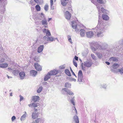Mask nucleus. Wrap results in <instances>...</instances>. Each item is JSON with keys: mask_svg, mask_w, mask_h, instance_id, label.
Returning a JSON list of instances; mask_svg holds the SVG:
<instances>
[{"mask_svg": "<svg viewBox=\"0 0 123 123\" xmlns=\"http://www.w3.org/2000/svg\"><path fill=\"white\" fill-rule=\"evenodd\" d=\"M68 0H61L62 5L63 6H66Z\"/></svg>", "mask_w": 123, "mask_h": 123, "instance_id": "29", "label": "nucleus"}, {"mask_svg": "<svg viewBox=\"0 0 123 123\" xmlns=\"http://www.w3.org/2000/svg\"><path fill=\"white\" fill-rule=\"evenodd\" d=\"M65 74L68 76H71L70 72L68 69H67L65 70Z\"/></svg>", "mask_w": 123, "mask_h": 123, "instance_id": "34", "label": "nucleus"}, {"mask_svg": "<svg viewBox=\"0 0 123 123\" xmlns=\"http://www.w3.org/2000/svg\"><path fill=\"white\" fill-rule=\"evenodd\" d=\"M91 56L93 59H94V60H96V57L95 56L94 54H91Z\"/></svg>", "mask_w": 123, "mask_h": 123, "instance_id": "47", "label": "nucleus"}, {"mask_svg": "<svg viewBox=\"0 0 123 123\" xmlns=\"http://www.w3.org/2000/svg\"><path fill=\"white\" fill-rule=\"evenodd\" d=\"M34 112H36L37 111V109H36L35 108L34 109Z\"/></svg>", "mask_w": 123, "mask_h": 123, "instance_id": "63", "label": "nucleus"}, {"mask_svg": "<svg viewBox=\"0 0 123 123\" xmlns=\"http://www.w3.org/2000/svg\"><path fill=\"white\" fill-rule=\"evenodd\" d=\"M85 30L83 29H81L80 30V35L81 37H83L84 36L85 32Z\"/></svg>", "mask_w": 123, "mask_h": 123, "instance_id": "33", "label": "nucleus"}, {"mask_svg": "<svg viewBox=\"0 0 123 123\" xmlns=\"http://www.w3.org/2000/svg\"><path fill=\"white\" fill-rule=\"evenodd\" d=\"M34 65L35 68L37 71H40L41 70L42 68L41 66L37 63H35Z\"/></svg>", "mask_w": 123, "mask_h": 123, "instance_id": "16", "label": "nucleus"}, {"mask_svg": "<svg viewBox=\"0 0 123 123\" xmlns=\"http://www.w3.org/2000/svg\"><path fill=\"white\" fill-rule=\"evenodd\" d=\"M71 37L70 36L68 35V41L71 43V44H72L73 43V42L72 41Z\"/></svg>", "mask_w": 123, "mask_h": 123, "instance_id": "42", "label": "nucleus"}, {"mask_svg": "<svg viewBox=\"0 0 123 123\" xmlns=\"http://www.w3.org/2000/svg\"><path fill=\"white\" fill-rule=\"evenodd\" d=\"M8 69L10 71H11V72H12V71L13 70H12V69L11 68H8Z\"/></svg>", "mask_w": 123, "mask_h": 123, "instance_id": "61", "label": "nucleus"}, {"mask_svg": "<svg viewBox=\"0 0 123 123\" xmlns=\"http://www.w3.org/2000/svg\"><path fill=\"white\" fill-rule=\"evenodd\" d=\"M92 64V62L91 60H87V61L84 62V65L85 67H91Z\"/></svg>", "mask_w": 123, "mask_h": 123, "instance_id": "12", "label": "nucleus"}, {"mask_svg": "<svg viewBox=\"0 0 123 123\" xmlns=\"http://www.w3.org/2000/svg\"><path fill=\"white\" fill-rule=\"evenodd\" d=\"M40 120V118H37L35 122H36V123H38L39 121Z\"/></svg>", "mask_w": 123, "mask_h": 123, "instance_id": "54", "label": "nucleus"}, {"mask_svg": "<svg viewBox=\"0 0 123 123\" xmlns=\"http://www.w3.org/2000/svg\"><path fill=\"white\" fill-rule=\"evenodd\" d=\"M70 70L71 71V72L72 73V74H73V75L75 76V77H77V76H76V75H75V74L74 73V72H73V70H72V69L71 68V67H70Z\"/></svg>", "mask_w": 123, "mask_h": 123, "instance_id": "52", "label": "nucleus"}, {"mask_svg": "<svg viewBox=\"0 0 123 123\" xmlns=\"http://www.w3.org/2000/svg\"><path fill=\"white\" fill-rule=\"evenodd\" d=\"M101 6H100V11L99 14L98 11L99 15L98 23L97 25L94 29V31L95 33L96 34L97 37H102L103 36V33L107 28V25L104 23L101 19V17L100 16V15H101L102 14L101 12L102 13L107 14L109 13V11L105 9L103 7H101Z\"/></svg>", "mask_w": 123, "mask_h": 123, "instance_id": "1", "label": "nucleus"}, {"mask_svg": "<svg viewBox=\"0 0 123 123\" xmlns=\"http://www.w3.org/2000/svg\"><path fill=\"white\" fill-rule=\"evenodd\" d=\"M37 18L39 20H42L45 18V17L44 16V14L43 13H41L40 15L38 16H37Z\"/></svg>", "mask_w": 123, "mask_h": 123, "instance_id": "18", "label": "nucleus"}, {"mask_svg": "<svg viewBox=\"0 0 123 123\" xmlns=\"http://www.w3.org/2000/svg\"><path fill=\"white\" fill-rule=\"evenodd\" d=\"M6 3L4 4V1L1 2L0 1V5L1 6V7L0 8V13L2 14H3L4 13V12L5 11V6L7 4V1L6 0Z\"/></svg>", "mask_w": 123, "mask_h": 123, "instance_id": "7", "label": "nucleus"}, {"mask_svg": "<svg viewBox=\"0 0 123 123\" xmlns=\"http://www.w3.org/2000/svg\"><path fill=\"white\" fill-rule=\"evenodd\" d=\"M106 85H103L102 86V87L101 88H103L105 89L106 88Z\"/></svg>", "mask_w": 123, "mask_h": 123, "instance_id": "55", "label": "nucleus"}, {"mask_svg": "<svg viewBox=\"0 0 123 123\" xmlns=\"http://www.w3.org/2000/svg\"><path fill=\"white\" fill-rule=\"evenodd\" d=\"M91 2L95 5L96 6L97 8H98V11L99 12V14L100 13V5L99 4H97L96 2V1L94 0H92L91 1Z\"/></svg>", "mask_w": 123, "mask_h": 123, "instance_id": "15", "label": "nucleus"}, {"mask_svg": "<svg viewBox=\"0 0 123 123\" xmlns=\"http://www.w3.org/2000/svg\"><path fill=\"white\" fill-rule=\"evenodd\" d=\"M34 60L37 62H38L39 61L40 59L39 58L35 57L34 58Z\"/></svg>", "mask_w": 123, "mask_h": 123, "instance_id": "46", "label": "nucleus"}, {"mask_svg": "<svg viewBox=\"0 0 123 123\" xmlns=\"http://www.w3.org/2000/svg\"><path fill=\"white\" fill-rule=\"evenodd\" d=\"M87 54V53L86 51L84 52H83L82 53V55L84 57H86V56Z\"/></svg>", "mask_w": 123, "mask_h": 123, "instance_id": "49", "label": "nucleus"}, {"mask_svg": "<svg viewBox=\"0 0 123 123\" xmlns=\"http://www.w3.org/2000/svg\"><path fill=\"white\" fill-rule=\"evenodd\" d=\"M42 89L43 87H42L41 86L39 87L37 90V92L38 93H40L42 90Z\"/></svg>", "mask_w": 123, "mask_h": 123, "instance_id": "41", "label": "nucleus"}, {"mask_svg": "<svg viewBox=\"0 0 123 123\" xmlns=\"http://www.w3.org/2000/svg\"><path fill=\"white\" fill-rule=\"evenodd\" d=\"M112 67L113 69H112L111 70V71L112 72V71H111L112 69H113V70L115 71V70H114V69H116L117 68H118L119 67V65L117 63H115L112 65Z\"/></svg>", "mask_w": 123, "mask_h": 123, "instance_id": "26", "label": "nucleus"}, {"mask_svg": "<svg viewBox=\"0 0 123 123\" xmlns=\"http://www.w3.org/2000/svg\"><path fill=\"white\" fill-rule=\"evenodd\" d=\"M73 63L74 65L76 67H77V64L76 62L74 60H73Z\"/></svg>", "mask_w": 123, "mask_h": 123, "instance_id": "50", "label": "nucleus"}, {"mask_svg": "<svg viewBox=\"0 0 123 123\" xmlns=\"http://www.w3.org/2000/svg\"><path fill=\"white\" fill-rule=\"evenodd\" d=\"M41 30L43 33L44 34H46L47 36H50L51 35L49 31L46 28H41Z\"/></svg>", "mask_w": 123, "mask_h": 123, "instance_id": "10", "label": "nucleus"}, {"mask_svg": "<svg viewBox=\"0 0 123 123\" xmlns=\"http://www.w3.org/2000/svg\"><path fill=\"white\" fill-rule=\"evenodd\" d=\"M25 74L24 72H21L19 74V78L21 80H23L25 77Z\"/></svg>", "mask_w": 123, "mask_h": 123, "instance_id": "17", "label": "nucleus"}, {"mask_svg": "<svg viewBox=\"0 0 123 123\" xmlns=\"http://www.w3.org/2000/svg\"><path fill=\"white\" fill-rule=\"evenodd\" d=\"M67 94H68L70 95H74L73 93L71 91L69 90H67Z\"/></svg>", "mask_w": 123, "mask_h": 123, "instance_id": "38", "label": "nucleus"}, {"mask_svg": "<svg viewBox=\"0 0 123 123\" xmlns=\"http://www.w3.org/2000/svg\"><path fill=\"white\" fill-rule=\"evenodd\" d=\"M42 25L43 26L41 28H48V23L47 19L45 18L42 19L41 21Z\"/></svg>", "mask_w": 123, "mask_h": 123, "instance_id": "8", "label": "nucleus"}, {"mask_svg": "<svg viewBox=\"0 0 123 123\" xmlns=\"http://www.w3.org/2000/svg\"><path fill=\"white\" fill-rule=\"evenodd\" d=\"M37 73V71L34 70H31L30 71V75L32 76H35Z\"/></svg>", "mask_w": 123, "mask_h": 123, "instance_id": "28", "label": "nucleus"}, {"mask_svg": "<svg viewBox=\"0 0 123 123\" xmlns=\"http://www.w3.org/2000/svg\"><path fill=\"white\" fill-rule=\"evenodd\" d=\"M86 34L87 37L91 38L93 37L94 33L92 31H90L86 32Z\"/></svg>", "mask_w": 123, "mask_h": 123, "instance_id": "14", "label": "nucleus"}, {"mask_svg": "<svg viewBox=\"0 0 123 123\" xmlns=\"http://www.w3.org/2000/svg\"><path fill=\"white\" fill-rule=\"evenodd\" d=\"M116 71L113 70V69L111 70L112 72L114 73H117L118 72L120 73V74H123V68H122L120 69H116Z\"/></svg>", "mask_w": 123, "mask_h": 123, "instance_id": "19", "label": "nucleus"}, {"mask_svg": "<svg viewBox=\"0 0 123 123\" xmlns=\"http://www.w3.org/2000/svg\"><path fill=\"white\" fill-rule=\"evenodd\" d=\"M52 18H49L48 20V21L49 22L51 19Z\"/></svg>", "mask_w": 123, "mask_h": 123, "instance_id": "64", "label": "nucleus"}, {"mask_svg": "<svg viewBox=\"0 0 123 123\" xmlns=\"http://www.w3.org/2000/svg\"><path fill=\"white\" fill-rule=\"evenodd\" d=\"M71 16V14L68 11H66L65 13V17L67 20H69Z\"/></svg>", "mask_w": 123, "mask_h": 123, "instance_id": "13", "label": "nucleus"}, {"mask_svg": "<svg viewBox=\"0 0 123 123\" xmlns=\"http://www.w3.org/2000/svg\"><path fill=\"white\" fill-rule=\"evenodd\" d=\"M103 53L102 52H96V54L97 55V56L100 59L102 58L103 57Z\"/></svg>", "mask_w": 123, "mask_h": 123, "instance_id": "22", "label": "nucleus"}, {"mask_svg": "<svg viewBox=\"0 0 123 123\" xmlns=\"http://www.w3.org/2000/svg\"><path fill=\"white\" fill-rule=\"evenodd\" d=\"M67 90L68 89L66 88H63L62 91H61V92L62 94H67Z\"/></svg>", "mask_w": 123, "mask_h": 123, "instance_id": "32", "label": "nucleus"}, {"mask_svg": "<svg viewBox=\"0 0 123 123\" xmlns=\"http://www.w3.org/2000/svg\"><path fill=\"white\" fill-rule=\"evenodd\" d=\"M110 61L111 62H117L118 61L117 58L116 57H112L110 58L109 59Z\"/></svg>", "mask_w": 123, "mask_h": 123, "instance_id": "20", "label": "nucleus"}, {"mask_svg": "<svg viewBox=\"0 0 123 123\" xmlns=\"http://www.w3.org/2000/svg\"><path fill=\"white\" fill-rule=\"evenodd\" d=\"M32 107H37V104L36 103H32Z\"/></svg>", "mask_w": 123, "mask_h": 123, "instance_id": "48", "label": "nucleus"}, {"mask_svg": "<svg viewBox=\"0 0 123 123\" xmlns=\"http://www.w3.org/2000/svg\"><path fill=\"white\" fill-rule=\"evenodd\" d=\"M120 42H121V44L122 45H123V39H122V40L121 41H120Z\"/></svg>", "mask_w": 123, "mask_h": 123, "instance_id": "62", "label": "nucleus"}, {"mask_svg": "<svg viewBox=\"0 0 123 123\" xmlns=\"http://www.w3.org/2000/svg\"><path fill=\"white\" fill-rule=\"evenodd\" d=\"M103 19L105 20H108L109 18V16L105 14H103L102 15Z\"/></svg>", "mask_w": 123, "mask_h": 123, "instance_id": "30", "label": "nucleus"}, {"mask_svg": "<svg viewBox=\"0 0 123 123\" xmlns=\"http://www.w3.org/2000/svg\"><path fill=\"white\" fill-rule=\"evenodd\" d=\"M39 114V112H33L32 114V117L33 119H35L38 117Z\"/></svg>", "mask_w": 123, "mask_h": 123, "instance_id": "21", "label": "nucleus"}, {"mask_svg": "<svg viewBox=\"0 0 123 123\" xmlns=\"http://www.w3.org/2000/svg\"><path fill=\"white\" fill-rule=\"evenodd\" d=\"M19 97L20 98V99L19 100V101H21L22 100H23L24 99V97L23 96L20 95L19 96Z\"/></svg>", "mask_w": 123, "mask_h": 123, "instance_id": "51", "label": "nucleus"}, {"mask_svg": "<svg viewBox=\"0 0 123 123\" xmlns=\"http://www.w3.org/2000/svg\"><path fill=\"white\" fill-rule=\"evenodd\" d=\"M44 48L43 45H40L38 47L37 50V52L38 53H41L43 50Z\"/></svg>", "mask_w": 123, "mask_h": 123, "instance_id": "25", "label": "nucleus"}, {"mask_svg": "<svg viewBox=\"0 0 123 123\" xmlns=\"http://www.w3.org/2000/svg\"><path fill=\"white\" fill-rule=\"evenodd\" d=\"M70 80L72 81H74V82H75L76 81V80L74 78H71Z\"/></svg>", "mask_w": 123, "mask_h": 123, "instance_id": "56", "label": "nucleus"}, {"mask_svg": "<svg viewBox=\"0 0 123 123\" xmlns=\"http://www.w3.org/2000/svg\"><path fill=\"white\" fill-rule=\"evenodd\" d=\"M58 73L59 71L56 70H54L50 71L44 77V80H47L49 79L50 78L51 76L55 75Z\"/></svg>", "mask_w": 123, "mask_h": 123, "instance_id": "4", "label": "nucleus"}, {"mask_svg": "<svg viewBox=\"0 0 123 123\" xmlns=\"http://www.w3.org/2000/svg\"><path fill=\"white\" fill-rule=\"evenodd\" d=\"M97 1L99 4H105L106 3V0H97Z\"/></svg>", "mask_w": 123, "mask_h": 123, "instance_id": "27", "label": "nucleus"}, {"mask_svg": "<svg viewBox=\"0 0 123 123\" xmlns=\"http://www.w3.org/2000/svg\"><path fill=\"white\" fill-rule=\"evenodd\" d=\"M49 36H45L43 38V40L45 41V42L48 41L52 42L53 41H55V39L54 38L52 37Z\"/></svg>", "mask_w": 123, "mask_h": 123, "instance_id": "9", "label": "nucleus"}, {"mask_svg": "<svg viewBox=\"0 0 123 123\" xmlns=\"http://www.w3.org/2000/svg\"><path fill=\"white\" fill-rule=\"evenodd\" d=\"M32 100L34 102L38 101L39 100V97L38 96H34L32 98Z\"/></svg>", "mask_w": 123, "mask_h": 123, "instance_id": "23", "label": "nucleus"}, {"mask_svg": "<svg viewBox=\"0 0 123 123\" xmlns=\"http://www.w3.org/2000/svg\"><path fill=\"white\" fill-rule=\"evenodd\" d=\"M78 81L80 84H82L84 82V80L83 79V74L82 71L80 70L78 73Z\"/></svg>", "mask_w": 123, "mask_h": 123, "instance_id": "6", "label": "nucleus"}, {"mask_svg": "<svg viewBox=\"0 0 123 123\" xmlns=\"http://www.w3.org/2000/svg\"><path fill=\"white\" fill-rule=\"evenodd\" d=\"M53 0H50V5L51 9H54V7L53 6Z\"/></svg>", "mask_w": 123, "mask_h": 123, "instance_id": "39", "label": "nucleus"}, {"mask_svg": "<svg viewBox=\"0 0 123 123\" xmlns=\"http://www.w3.org/2000/svg\"><path fill=\"white\" fill-rule=\"evenodd\" d=\"M12 72L14 75H16L18 74L19 71L18 70H13L12 71Z\"/></svg>", "mask_w": 123, "mask_h": 123, "instance_id": "35", "label": "nucleus"}, {"mask_svg": "<svg viewBox=\"0 0 123 123\" xmlns=\"http://www.w3.org/2000/svg\"><path fill=\"white\" fill-rule=\"evenodd\" d=\"M0 1H1V2L4 1V4H6V0H0Z\"/></svg>", "mask_w": 123, "mask_h": 123, "instance_id": "57", "label": "nucleus"}, {"mask_svg": "<svg viewBox=\"0 0 123 123\" xmlns=\"http://www.w3.org/2000/svg\"><path fill=\"white\" fill-rule=\"evenodd\" d=\"M35 8L36 10L38 11H40L41 10L40 7L38 5H37L36 6Z\"/></svg>", "mask_w": 123, "mask_h": 123, "instance_id": "37", "label": "nucleus"}, {"mask_svg": "<svg viewBox=\"0 0 123 123\" xmlns=\"http://www.w3.org/2000/svg\"><path fill=\"white\" fill-rule=\"evenodd\" d=\"M91 45V49L93 52L97 50H105L108 47V44L106 43H102L101 44H99L97 42L94 41L92 42Z\"/></svg>", "mask_w": 123, "mask_h": 123, "instance_id": "2", "label": "nucleus"}, {"mask_svg": "<svg viewBox=\"0 0 123 123\" xmlns=\"http://www.w3.org/2000/svg\"><path fill=\"white\" fill-rule=\"evenodd\" d=\"M105 63L108 65H109L110 64V63L108 62H105Z\"/></svg>", "mask_w": 123, "mask_h": 123, "instance_id": "60", "label": "nucleus"}, {"mask_svg": "<svg viewBox=\"0 0 123 123\" xmlns=\"http://www.w3.org/2000/svg\"><path fill=\"white\" fill-rule=\"evenodd\" d=\"M28 105V106H29V107H32V103L30 104H29Z\"/></svg>", "mask_w": 123, "mask_h": 123, "instance_id": "59", "label": "nucleus"}, {"mask_svg": "<svg viewBox=\"0 0 123 123\" xmlns=\"http://www.w3.org/2000/svg\"><path fill=\"white\" fill-rule=\"evenodd\" d=\"M16 119V117L14 116H13L11 118V120L13 122Z\"/></svg>", "mask_w": 123, "mask_h": 123, "instance_id": "53", "label": "nucleus"}, {"mask_svg": "<svg viewBox=\"0 0 123 123\" xmlns=\"http://www.w3.org/2000/svg\"><path fill=\"white\" fill-rule=\"evenodd\" d=\"M74 59L76 60L77 61H78V57L76 56H75V57H74Z\"/></svg>", "mask_w": 123, "mask_h": 123, "instance_id": "58", "label": "nucleus"}, {"mask_svg": "<svg viewBox=\"0 0 123 123\" xmlns=\"http://www.w3.org/2000/svg\"><path fill=\"white\" fill-rule=\"evenodd\" d=\"M66 67L65 64L63 65H62L60 66L59 67V68L61 69H63L65 68Z\"/></svg>", "mask_w": 123, "mask_h": 123, "instance_id": "44", "label": "nucleus"}, {"mask_svg": "<svg viewBox=\"0 0 123 123\" xmlns=\"http://www.w3.org/2000/svg\"><path fill=\"white\" fill-rule=\"evenodd\" d=\"M74 119L75 123H79V120L78 117L77 116H74Z\"/></svg>", "mask_w": 123, "mask_h": 123, "instance_id": "31", "label": "nucleus"}, {"mask_svg": "<svg viewBox=\"0 0 123 123\" xmlns=\"http://www.w3.org/2000/svg\"><path fill=\"white\" fill-rule=\"evenodd\" d=\"M48 7L47 4H46L44 6V8L46 11H47L48 10Z\"/></svg>", "mask_w": 123, "mask_h": 123, "instance_id": "43", "label": "nucleus"}, {"mask_svg": "<svg viewBox=\"0 0 123 123\" xmlns=\"http://www.w3.org/2000/svg\"><path fill=\"white\" fill-rule=\"evenodd\" d=\"M65 87H66L70 88L71 87V84L68 82H66L65 84Z\"/></svg>", "mask_w": 123, "mask_h": 123, "instance_id": "36", "label": "nucleus"}, {"mask_svg": "<svg viewBox=\"0 0 123 123\" xmlns=\"http://www.w3.org/2000/svg\"><path fill=\"white\" fill-rule=\"evenodd\" d=\"M27 1H29V4L32 6L35 5V3L38 4L40 2L41 0H27Z\"/></svg>", "mask_w": 123, "mask_h": 123, "instance_id": "11", "label": "nucleus"}, {"mask_svg": "<svg viewBox=\"0 0 123 123\" xmlns=\"http://www.w3.org/2000/svg\"><path fill=\"white\" fill-rule=\"evenodd\" d=\"M24 114L20 118V120L22 121L24 120L27 115V114L26 111L24 112Z\"/></svg>", "mask_w": 123, "mask_h": 123, "instance_id": "24", "label": "nucleus"}, {"mask_svg": "<svg viewBox=\"0 0 123 123\" xmlns=\"http://www.w3.org/2000/svg\"><path fill=\"white\" fill-rule=\"evenodd\" d=\"M7 56L5 53H3L2 55V57L1 56L0 54V68H4L7 67L8 64L6 63L3 64L5 61V59H7Z\"/></svg>", "mask_w": 123, "mask_h": 123, "instance_id": "3", "label": "nucleus"}, {"mask_svg": "<svg viewBox=\"0 0 123 123\" xmlns=\"http://www.w3.org/2000/svg\"><path fill=\"white\" fill-rule=\"evenodd\" d=\"M74 97H73L70 100V101L71 103L72 104L74 105H75V104L74 102Z\"/></svg>", "mask_w": 123, "mask_h": 123, "instance_id": "40", "label": "nucleus"}, {"mask_svg": "<svg viewBox=\"0 0 123 123\" xmlns=\"http://www.w3.org/2000/svg\"><path fill=\"white\" fill-rule=\"evenodd\" d=\"M3 18V16L0 15V25H1V24L2 22Z\"/></svg>", "mask_w": 123, "mask_h": 123, "instance_id": "45", "label": "nucleus"}, {"mask_svg": "<svg viewBox=\"0 0 123 123\" xmlns=\"http://www.w3.org/2000/svg\"><path fill=\"white\" fill-rule=\"evenodd\" d=\"M72 28L75 30V31L76 32H78L81 28L80 26L78 25V22L77 20L72 21Z\"/></svg>", "mask_w": 123, "mask_h": 123, "instance_id": "5", "label": "nucleus"}]
</instances>
